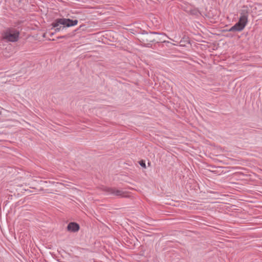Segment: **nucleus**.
Instances as JSON below:
<instances>
[{"label":"nucleus","instance_id":"f257e3e1","mask_svg":"<svg viewBox=\"0 0 262 262\" xmlns=\"http://www.w3.org/2000/svg\"><path fill=\"white\" fill-rule=\"evenodd\" d=\"M159 34H161L156 32H150L148 33L145 31H143L140 41L144 44L145 47H150L151 46V43H158L160 41V39L154 36V35Z\"/></svg>","mask_w":262,"mask_h":262},{"label":"nucleus","instance_id":"f03ea898","mask_svg":"<svg viewBox=\"0 0 262 262\" xmlns=\"http://www.w3.org/2000/svg\"><path fill=\"white\" fill-rule=\"evenodd\" d=\"M78 23L77 19H71L70 18H57L51 24L52 27H57L59 25H63L65 28L71 27L75 26L77 25Z\"/></svg>","mask_w":262,"mask_h":262},{"label":"nucleus","instance_id":"7ed1b4c3","mask_svg":"<svg viewBox=\"0 0 262 262\" xmlns=\"http://www.w3.org/2000/svg\"><path fill=\"white\" fill-rule=\"evenodd\" d=\"M19 32L16 29L8 28L4 33V38L11 42L17 41L18 39Z\"/></svg>","mask_w":262,"mask_h":262},{"label":"nucleus","instance_id":"20e7f679","mask_svg":"<svg viewBox=\"0 0 262 262\" xmlns=\"http://www.w3.org/2000/svg\"><path fill=\"white\" fill-rule=\"evenodd\" d=\"M103 190L108 193L114 194L116 196H119L121 197H126L127 195L125 194V192L118 189H115L113 188L105 187Z\"/></svg>","mask_w":262,"mask_h":262},{"label":"nucleus","instance_id":"39448f33","mask_svg":"<svg viewBox=\"0 0 262 262\" xmlns=\"http://www.w3.org/2000/svg\"><path fill=\"white\" fill-rule=\"evenodd\" d=\"M67 229L68 231L71 232H76L79 230L80 226L76 222H70L68 224Z\"/></svg>","mask_w":262,"mask_h":262},{"label":"nucleus","instance_id":"423d86ee","mask_svg":"<svg viewBox=\"0 0 262 262\" xmlns=\"http://www.w3.org/2000/svg\"><path fill=\"white\" fill-rule=\"evenodd\" d=\"M245 27L237 22L234 26L227 30L229 32H241L244 30Z\"/></svg>","mask_w":262,"mask_h":262},{"label":"nucleus","instance_id":"0eeeda50","mask_svg":"<svg viewBox=\"0 0 262 262\" xmlns=\"http://www.w3.org/2000/svg\"><path fill=\"white\" fill-rule=\"evenodd\" d=\"M249 10L247 6H244L240 11L241 17L248 18Z\"/></svg>","mask_w":262,"mask_h":262},{"label":"nucleus","instance_id":"6e6552de","mask_svg":"<svg viewBox=\"0 0 262 262\" xmlns=\"http://www.w3.org/2000/svg\"><path fill=\"white\" fill-rule=\"evenodd\" d=\"M179 43L180 46L182 47H186L187 45L190 43L188 37L185 36L181 39Z\"/></svg>","mask_w":262,"mask_h":262},{"label":"nucleus","instance_id":"1a4fd4ad","mask_svg":"<svg viewBox=\"0 0 262 262\" xmlns=\"http://www.w3.org/2000/svg\"><path fill=\"white\" fill-rule=\"evenodd\" d=\"M237 22L238 23H239L240 24H242L244 27H246V26L248 23V18L242 17L240 16L239 20Z\"/></svg>","mask_w":262,"mask_h":262},{"label":"nucleus","instance_id":"9d476101","mask_svg":"<svg viewBox=\"0 0 262 262\" xmlns=\"http://www.w3.org/2000/svg\"><path fill=\"white\" fill-rule=\"evenodd\" d=\"M189 12L190 14L195 16H198L199 14H201L199 10L197 9H191L190 10Z\"/></svg>","mask_w":262,"mask_h":262},{"label":"nucleus","instance_id":"9b49d317","mask_svg":"<svg viewBox=\"0 0 262 262\" xmlns=\"http://www.w3.org/2000/svg\"><path fill=\"white\" fill-rule=\"evenodd\" d=\"M139 164H140V165L143 167V168H146V164H145V162L144 160H141L139 162Z\"/></svg>","mask_w":262,"mask_h":262},{"label":"nucleus","instance_id":"f8f14e48","mask_svg":"<svg viewBox=\"0 0 262 262\" xmlns=\"http://www.w3.org/2000/svg\"><path fill=\"white\" fill-rule=\"evenodd\" d=\"M68 37H69V36H68V35H63V36H58L57 37V39L67 38Z\"/></svg>","mask_w":262,"mask_h":262},{"label":"nucleus","instance_id":"ddd939ff","mask_svg":"<svg viewBox=\"0 0 262 262\" xmlns=\"http://www.w3.org/2000/svg\"><path fill=\"white\" fill-rule=\"evenodd\" d=\"M58 28L59 30V31H61L63 30L65 28V27L64 26L60 25L59 27H58Z\"/></svg>","mask_w":262,"mask_h":262},{"label":"nucleus","instance_id":"4468645a","mask_svg":"<svg viewBox=\"0 0 262 262\" xmlns=\"http://www.w3.org/2000/svg\"><path fill=\"white\" fill-rule=\"evenodd\" d=\"M59 26H57V27H53V28H55V32H59V30L58 29V27H59Z\"/></svg>","mask_w":262,"mask_h":262},{"label":"nucleus","instance_id":"2eb2a0df","mask_svg":"<svg viewBox=\"0 0 262 262\" xmlns=\"http://www.w3.org/2000/svg\"><path fill=\"white\" fill-rule=\"evenodd\" d=\"M53 34H54V33H52L50 34V35L52 36V35H53Z\"/></svg>","mask_w":262,"mask_h":262}]
</instances>
